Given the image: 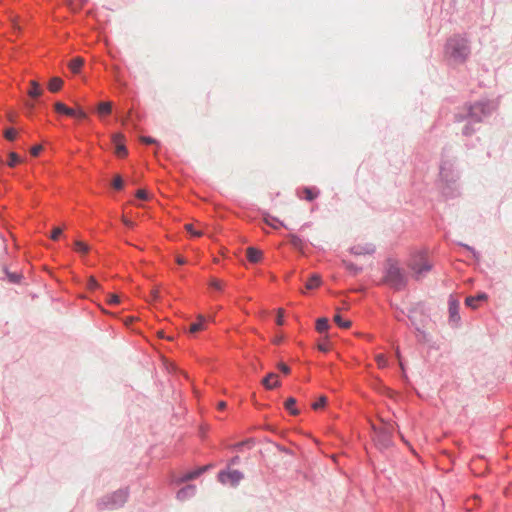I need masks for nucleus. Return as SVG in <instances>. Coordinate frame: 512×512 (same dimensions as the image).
<instances>
[{"label":"nucleus","instance_id":"1","mask_svg":"<svg viewBox=\"0 0 512 512\" xmlns=\"http://www.w3.org/2000/svg\"><path fill=\"white\" fill-rule=\"evenodd\" d=\"M470 54L468 41L465 38L455 36L448 40L445 49L447 59L453 64H461Z\"/></svg>","mask_w":512,"mask_h":512},{"label":"nucleus","instance_id":"2","mask_svg":"<svg viewBox=\"0 0 512 512\" xmlns=\"http://www.w3.org/2000/svg\"><path fill=\"white\" fill-rule=\"evenodd\" d=\"M407 267L410 269L412 277L419 280L432 269L433 264L426 251H416L410 255Z\"/></svg>","mask_w":512,"mask_h":512},{"label":"nucleus","instance_id":"3","mask_svg":"<svg viewBox=\"0 0 512 512\" xmlns=\"http://www.w3.org/2000/svg\"><path fill=\"white\" fill-rule=\"evenodd\" d=\"M386 282L394 289H403L407 284V277L400 267L390 265L386 274Z\"/></svg>","mask_w":512,"mask_h":512},{"label":"nucleus","instance_id":"4","mask_svg":"<svg viewBox=\"0 0 512 512\" xmlns=\"http://www.w3.org/2000/svg\"><path fill=\"white\" fill-rule=\"evenodd\" d=\"M494 106L490 103L479 102L472 105L469 109L468 117L471 122L479 123L482 120V117L488 115L494 110Z\"/></svg>","mask_w":512,"mask_h":512},{"label":"nucleus","instance_id":"5","mask_svg":"<svg viewBox=\"0 0 512 512\" xmlns=\"http://www.w3.org/2000/svg\"><path fill=\"white\" fill-rule=\"evenodd\" d=\"M243 479V474L238 470L232 471H221L218 474V480L222 484H230L231 486H236Z\"/></svg>","mask_w":512,"mask_h":512},{"label":"nucleus","instance_id":"6","mask_svg":"<svg viewBox=\"0 0 512 512\" xmlns=\"http://www.w3.org/2000/svg\"><path fill=\"white\" fill-rule=\"evenodd\" d=\"M112 142L115 146V154L118 157H125L128 154V150L125 146V137L121 133L114 134L112 137Z\"/></svg>","mask_w":512,"mask_h":512},{"label":"nucleus","instance_id":"7","mask_svg":"<svg viewBox=\"0 0 512 512\" xmlns=\"http://www.w3.org/2000/svg\"><path fill=\"white\" fill-rule=\"evenodd\" d=\"M127 494L123 491H117L111 496L110 503L106 507L115 508L122 506L126 502Z\"/></svg>","mask_w":512,"mask_h":512},{"label":"nucleus","instance_id":"8","mask_svg":"<svg viewBox=\"0 0 512 512\" xmlns=\"http://www.w3.org/2000/svg\"><path fill=\"white\" fill-rule=\"evenodd\" d=\"M262 384L266 389H274L280 385L278 375L275 373H269L263 380Z\"/></svg>","mask_w":512,"mask_h":512},{"label":"nucleus","instance_id":"9","mask_svg":"<svg viewBox=\"0 0 512 512\" xmlns=\"http://www.w3.org/2000/svg\"><path fill=\"white\" fill-rule=\"evenodd\" d=\"M246 256L250 262L257 263L262 258V251L255 247H248L246 249Z\"/></svg>","mask_w":512,"mask_h":512},{"label":"nucleus","instance_id":"10","mask_svg":"<svg viewBox=\"0 0 512 512\" xmlns=\"http://www.w3.org/2000/svg\"><path fill=\"white\" fill-rule=\"evenodd\" d=\"M487 299V295L485 293L478 294L477 296H469L466 298L465 303L468 307L472 309H476L478 307V303L480 301H485Z\"/></svg>","mask_w":512,"mask_h":512},{"label":"nucleus","instance_id":"11","mask_svg":"<svg viewBox=\"0 0 512 512\" xmlns=\"http://www.w3.org/2000/svg\"><path fill=\"white\" fill-rule=\"evenodd\" d=\"M43 93V90L39 83L35 80L30 81V89L28 90V95L31 98H38Z\"/></svg>","mask_w":512,"mask_h":512},{"label":"nucleus","instance_id":"12","mask_svg":"<svg viewBox=\"0 0 512 512\" xmlns=\"http://www.w3.org/2000/svg\"><path fill=\"white\" fill-rule=\"evenodd\" d=\"M83 64L84 59L81 57H76L69 62L68 67L74 74H77L80 72Z\"/></svg>","mask_w":512,"mask_h":512},{"label":"nucleus","instance_id":"13","mask_svg":"<svg viewBox=\"0 0 512 512\" xmlns=\"http://www.w3.org/2000/svg\"><path fill=\"white\" fill-rule=\"evenodd\" d=\"M197 319H198V322L192 323L190 325L189 332L192 334L197 333L201 330H204V328H205V325H204L205 317L202 315H198Z\"/></svg>","mask_w":512,"mask_h":512},{"label":"nucleus","instance_id":"14","mask_svg":"<svg viewBox=\"0 0 512 512\" xmlns=\"http://www.w3.org/2000/svg\"><path fill=\"white\" fill-rule=\"evenodd\" d=\"M195 491H196L195 486L188 485L178 492L177 497L180 500H185V499L189 498L190 496L194 495Z\"/></svg>","mask_w":512,"mask_h":512},{"label":"nucleus","instance_id":"15","mask_svg":"<svg viewBox=\"0 0 512 512\" xmlns=\"http://www.w3.org/2000/svg\"><path fill=\"white\" fill-rule=\"evenodd\" d=\"M112 111V103L111 102H100L97 107V112L99 116L109 115Z\"/></svg>","mask_w":512,"mask_h":512},{"label":"nucleus","instance_id":"16","mask_svg":"<svg viewBox=\"0 0 512 512\" xmlns=\"http://www.w3.org/2000/svg\"><path fill=\"white\" fill-rule=\"evenodd\" d=\"M62 85H63V80L61 78L53 77L49 81L48 89L51 92L55 93V92H58L62 88Z\"/></svg>","mask_w":512,"mask_h":512},{"label":"nucleus","instance_id":"17","mask_svg":"<svg viewBox=\"0 0 512 512\" xmlns=\"http://www.w3.org/2000/svg\"><path fill=\"white\" fill-rule=\"evenodd\" d=\"M320 284H321V278H320V276H319V275H317V274H314V275H312V276L308 279V281H307V283H306L305 287H306V289L311 290V289H315V288L319 287V286H320Z\"/></svg>","mask_w":512,"mask_h":512},{"label":"nucleus","instance_id":"18","mask_svg":"<svg viewBox=\"0 0 512 512\" xmlns=\"http://www.w3.org/2000/svg\"><path fill=\"white\" fill-rule=\"evenodd\" d=\"M302 193L304 198L308 201L314 200L319 195V191L313 188H304Z\"/></svg>","mask_w":512,"mask_h":512},{"label":"nucleus","instance_id":"19","mask_svg":"<svg viewBox=\"0 0 512 512\" xmlns=\"http://www.w3.org/2000/svg\"><path fill=\"white\" fill-rule=\"evenodd\" d=\"M333 320L340 328L344 329L350 328L352 324L350 320H344L339 314H336Z\"/></svg>","mask_w":512,"mask_h":512},{"label":"nucleus","instance_id":"20","mask_svg":"<svg viewBox=\"0 0 512 512\" xmlns=\"http://www.w3.org/2000/svg\"><path fill=\"white\" fill-rule=\"evenodd\" d=\"M296 405V399L295 398H288L285 402V408L290 411L292 415H297L299 413V410L295 408Z\"/></svg>","mask_w":512,"mask_h":512},{"label":"nucleus","instance_id":"21","mask_svg":"<svg viewBox=\"0 0 512 512\" xmlns=\"http://www.w3.org/2000/svg\"><path fill=\"white\" fill-rule=\"evenodd\" d=\"M329 328V321L327 318H319L316 322V329L318 332L322 333Z\"/></svg>","mask_w":512,"mask_h":512},{"label":"nucleus","instance_id":"22","mask_svg":"<svg viewBox=\"0 0 512 512\" xmlns=\"http://www.w3.org/2000/svg\"><path fill=\"white\" fill-rule=\"evenodd\" d=\"M206 470V467L199 468L195 471L187 473L182 480L188 481L197 478L201 473H203Z\"/></svg>","mask_w":512,"mask_h":512},{"label":"nucleus","instance_id":"23","mask_svg":"<svg viewBox=\"0 0 512 512\" xmlns=\"http://www.w3.org/2000/svg\"><path fill=\"white\" fill-rule=\"evenodd\" d=\"M74 246H75V250L79 253L86 254L89 252V246L82 241H79V240L75 241Z\"/></svg>","mask_w":512,"mask_h":512},{"label":"nucleus","instance_id":"24","mask_svg":"<svg viewBox=\"0 0 512 512\" xmlns=\"http://www.w3.org/2000/svg\"><path fill=\"white\" fill-rule=\"evenodd\" d=\"M21 162L20 157L15 152L9 153V160L7 162L9 167H15L18 163Z\"/></svg>","mask_w":512,"mask_h":512},{"label":"nucleus","instance_id":"25","mask_svg":"<svg viewBox=\"0 0 512 512\" xmlns=\"http://www.w3.org/2000/svg\"><path fill=\"white\" fill-rule=\"evenodd\" d=\"M4 137L9 141H14L17 137V131L13 128L6 129L4 132Z\"/></svg>","mask_w":512,"mask_h":512},{"label":"nucleus","instance_id":"26","mask_svg":"<svg viewBox=\"0 0 512 512\" xmlns=\"http://www.w3.org/2000/svg\"><path fill=\"white\" fill-rule=\"evenodd\" d=\"M184 227H185V230L193 236L200 237L203 235V232L201 230L194 229L193 224H185Z\"/></svg>","mask_w":512,"mask_h":512},{"label":"nucleus","instance_id":"27","mask_svg":"<svg viewBox=\"0 0 512 512\" xmlns=\"http://www.w3.org/2000/svg\"><path fill=\"white\" fill-rule=\"evenodd\" d=\"M375 360L380 368H384L387 366V358L384 354H377L375 356Z\"/></svg>","mask_w":512,"mask_h":512},{"label":"nucleus","instance_id":"28","mask_svg":"<svg viewBox=\"0 0 512 512\" xmlns=\"http://www.w3.org/2000/svg\"><path fill=\"white\" fill-rule=\"evenodd\" d=\"M326 402H327V398H326L325 396H321V397L319 398V400H318V401H316V402H314V403L312 404V408H313L314 410H317V409H319V408H322V407H324V406H325Z\"/></svg>","mask_w":512,"mask_h":512},{"label":"nucleus","instance_id":"29","mask_svg":"<svg viewBox=\"0 0 512 512\" xmlns=\"http://www.w3.org/2000/svg\"><path fill=\"white\" fill-rule=\"evenodd\" d=\"M209 284L211 287H213L216 290H221L224 286L223 281L216 279V278L211 279Z\"/></svg>","mask_w":512,"mask_h":512},{"label":"nucleus","instance_id":"30","mask_svg":"<svg viewBox=\"0 0 512 512\" xmlns=\"http://www.w3.org/2000/svg\"><path fill=\"white\" fill-rule=\"evenodd\" d=\"M123 180L121 178V176L117 175L115 176L113 182H112V186L115 188V189H122L123 188Z\"/></svg>","mask_w":512,"mask_h":512},{"label":"nucleus","instance_id":"31","mask_svg":"<svg viewBox=\"0 0 512 512\" xmlns=\"http://www.w3.org/2000/svg\"><path fill=\"white\" fill-rule=\"evenodd\" d=\"M54 108L56 112L64 114L68 107L62 102H56Z\"/></svg>","mask_w":512,"mask_h":512},{"label":"nucleus","instance_id":"32","mask_svg":"<svg viewBox=\"0 0 512 512\" xmlns=\"http://www.w3.org/2000/svg\"><path fill=\"white\" fill-rule=\"evenodd\" d=\"M276 323L278 325H283L284 324V310L282 308H279L277 310V319H276Z\"/></svg>","mask_w":512,"mask_h":512},{"label":"nucleus","instance_id":"33","mask_svg":"<svg viewBox=\"0 0 512 512\" xmlns=\"http://www.w3.org/2000/svg\"><path fill=\"white\" fill-rule=\"evenodd\" d=\"M61 234H62V229L59 227H56L53 229V231L51 233V239L57 240Z\"/></svg>","mask_w":512,"mask_h":512},{"label":"nucleus","instance_id":"34","mask_svg":"<svg viewBox=\"0 0 512 512\" xmlns=\"http://www.w3.org/2000/svg\"><path fill=\"white\" fill-rule=\"evenodd\" d=\"M42 146L41 145H36L34 147L31 148L30 150V153L32 156L36 157L39 155V153L42 151Z\"/></svg>","mask_w":512,"mask_h":512},{"label":"nucleus","instance_id":"35","mask_svg":"<svg viewBox=\"0 0 512 512\" xmlns=\"http://www.w3.org/2000/svg\"><path fill=\"white\" fill-rule=\"evenodd\" d=\"M119 302H120V300H119V296L118 295L112 294V295L109 296L108 303L110 305H116Z\"/></svg>","mask_w":512,"mask_h":512},{"label":"nucleus","instance_id":"36","mask_svg":"<svg viewBox=\"0 0 512 512\" xmlns=\"http://www.w3.org/2000/svg\"><path fill=\"white\" fill-rule=\"evenodd\" d=\"M136 197L141 199V200H147L148 199V194L145 190H138L136 192Z\"/></svg>","mask_w":512,"mask_h":512},{"label":"nucleus","instance_id":"37","mask_svg":"<svg viewBox=\"0 0 512 512\" xmlns=\"http://www.w3.org/2000/svg\"><path fill=\"white\" fill-rule=\"evenodd\" d=\"M88 287H89L90 289H96V288H98V287H99V284H98V282L96 281V279H95V278L90 277V278H89V281H88Z\"/></svg>","mask_w":512,"mask_h":512},{"label":"nucleus","instance_id":"38","mask_svg":"<svg viewBox=\"0 0 512 512\" xmlns=\"http://www.w3.org/2000/svg\"><path fill=\"white\" fill-rule=\"evenodd\" d=\"M470 123H472L470 120L469 122L465 125L464 129H463V134L465 135H471L473 132H474V129H472L470 127Z\"/></svg>","mask_w":512,"mask_h":512},{"label":"nucleus","instance_id":"39","mask_svg":"<svg viewBox=\"0 0 512 512\" xmlns=\"http://www.w3.org/2000/svg\"><path fill=\"white\" fill-rule=\"evenodd\" d=\"M278 368L283 372L284 374L290 373V368L285 363H279Z\"/></svg>","mask_w":512,"mask_h":512},{"label":"nucleus","instance_id":"40","mask_svg":"<svg viewBox=\"0 0 512 512\" xmlns=\"http://www.w3.org/2000/svg\"><path fill=\"white\" fill-rule=\"evenodd\" d=\"M318 349L322 352H328L330 347L328 343H320L318 344Z\"/></svg>","mask_w":512,"mask_h":512},{"label":"nucleus","instance_id":"41","mask_svg":"<svg viewBox=\"0 0 512 512\" xmlns=\"http://www.w3.org/2000/svg\"><path fill=\"white\" fill-rule=\"evenodd\" d=\"M76 117L80 118V119H85L87 118V114L85 111H83L82 109H79L76 111Z\"/></svg>","mask_w":512,"mask_h":512},{"label":"nucleus","instance_id":"42","mask_svg":"<svg viewBox=\"0 0 512 512\" xmlns=\"http://www.w3.org/2000/svg\"><path fill=\"white\" fill-rule=\"evenodd\" d=\"M141 141L144 142L145 144H154V143H156V140L151 138V137H142Z\"/></svg>","mask_w":512,"mask_h":512},{"label":"nucleus","instance_id":"43","mask_svg":"<svg viewBox=\"0 0 512 512\" xmlns=\"http://www.w3.org/2000/svg\"><path fill=\"white\" fill-rule=\"evenodd\" d=\"M122 222L127 226V227H130V228H133L134 227V222H132L131 220L127 219L126 217H122Z\"/></svg>","mask_w":512,"mask_h":512},{"label":"nucleus","instance_id":"44","mask_svg":"<svg viewBox=\"0 0 512 512\" xmlns=\"http://www.w3.org/2000/svg\"><path fill=\"white\" fill-rule=\"evenodd\" d=\"M290 239H291V243H293L295 246L298 245L299 243H301V239L299 237H297L296 235H291Z\"/></svg>","mask_w":512,"mask_h":512},{"label":"nucleus","instance_id":"45","mask_svg":"<svg viewBox=\"0 0 512 512\" xmlns=\"http://www.w3.org/2000/svg\"><path fill=\"white\" fill-rule=\"evenodd\" d=\"M8 277H9V280L14 283L18 282V280H19V275H17V274H8Z\"/></svg>","mask_w":512,"mask_h":512},{"label":"nucleus","instance_id":"46","mask_svg":"<svg viewBox=\"0 0 512 512\" xmlns=\"http://www.w3.org/2000/svg\"><path fill=\"white\" fill-rule=\"evenodd\" d=\"M151 297L153 298V300H156L159 298V290L158 289H153L151 291Z\"/></svg>","mask_w":512,"mask_h":512},{"label":"nucleus","instance_id":"47","mask_svg":"<svg viewBox=\"0 0 512 512\" xmlns=\"http://www.w3.org/2000/svg\"><path fill=\"white\" fill-rule=\"evenodd\" d=\"M346 267H347V269H349L350 271H353L354 273L358 272V268H356L355 265L352 263L346 264Z\"/></svg>","mask_w":512,"mask_h":512},{"label":"nucleus","instance_id":"48","mask_svg":"<svg viewBox=\"0 0 512 512\" xmlns=\"http://www.w3.org/2000/svg\"><path fill=\"white\" fill-rule=\"evenodd\" d=\"M64 114L67 115V116H75L76 115V111L68 107Z\"/></svg>","mask_w":512,"mask_h":512},{"label":"nucleus","instance_id":"49","mask_svg":"<svg viewBox=\"0 0 512 512\" xmlns=\"http://www.w3.org/2000/svg\"><path fill=\"white\" fill-rule=\"evenodd\" d=\"M226 406H227V404H226V402H224V401H220V402L218 403V405H217L218 409H220V410L225 409V408H226Z\"/></svg>","mask_w":512,"mask_h":512},{"label":"nucleus","instance_id":"50","mask_svg":"<svg viewBox=\"0 0 512 512\" xmlns=\"http://www.w3.org/2000/svg\"><path fill=\"white\" fill-rule=\"evenodd\" d=\"M176 261H177V263H178V264H180V265H183V264H185V263H186V260H185L183 257H180V256H178V257L176 258Z\"/></svg>","mask_w":512,"mask_h":512},{"label":"nucleus","instance_id":"51","mask_svg":"<svg viewBox=\"0 0 512 512\" xmlns=\"http://www.w3.org/2000/svg\"><path fill=\"white\" fill-rule=\"evenodd\" d=\"M265 222H266L268 225L272 226L273 228H276V226L274 225V222H271V221H270V219L265 218Z\"/></svg>","mask_w":512,"mask_h":512},{"label":"nucleus","instance_id":"52","mask_svg":"<svg viewBox=\"0 0 512 512\" xmlns=\"http://www.w3.org/2000/svg\"><path fill=\"white\" fill-rule=\"evenodd\" d=\"M281 341H282V337L281 336L280 337H276L274 339V343H276V344H279Z\"/></svg>","mask_w":512,"mask_h":512},{"label":"nucleus","instance_id":"53","mask_svg":"<svg viewBox=\"0 0 512 512\" xmlns=\"http://www.w3.org/2000/svg\"><path fill=\"white\" fill-rule=\"evenodd\" d=\"M26 106H27L29 109H33V108H34V104H33V103H29V102H27V103H26Z\"/></svg>","mask_w":512,"mask_h":512},{"label":"nucleus","instance_id":"54","mask_svg":"<svg viewBox=\"0 0 512 512\" xmlns=\"http://www.w3.org/2000/svg\"><path fill=\"white\" fill-rule=\"evenodd\" d=\"M396 355H397V357L400 359V353H399V350H398V349H397V351H396Z\"/></svg>","mask_w":512,"mask_h":512},{"label":"nucleus","instance_id":"55","mask_svg":"<svg viewBox=\"0 0 512 512\" xmlns=\"http://www.w3.org/2000/svg\"><path fill=\"white\" fill-rule=\"evenodd\" d=\"M450 311H451V314H452V315L455 313V310H453V308H452V307L450 308Z\"/></svg>","mask_w":512,"mask_h":512},{"label":"nucleus","instance_id":"56","mask_svg":"<svg viewBox=\"0 0 512 512\" xmlns=\"http://www.w3.org/2000/svg\"><path fill=\"white\" fill-rule=\"evenodd\" d=\"M2 164V160L0 159V165Z\"/></svg>","mask_w":512,"mask_h":512}]
</instances>
